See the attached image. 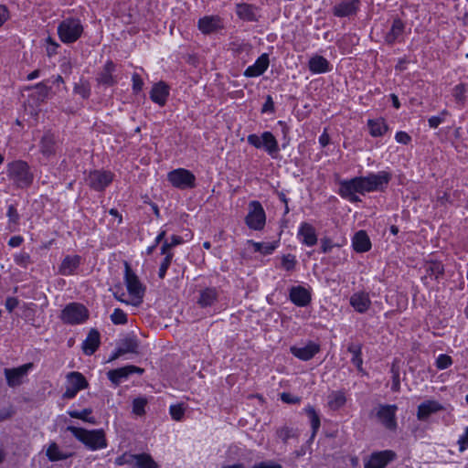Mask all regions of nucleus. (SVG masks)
I'll return each instance as SVG.
<instances>
[{
    "instance_id": "f257e3e1",
    "label": "nucleus",
    "mask_w": 468,
    "mask_h": 468,
    "mask_svg": "<svg viewBox=\"0 0 468 468\" xmlns=\"http://www.w3.org/2000/svg\"><path fill=\"white\" fill-rule=\"evenodd\" d=\"M390 178L391 176L385 171L353 178V202L359 200L355 192L364 194L365 192L382 190L388 184Z\"/></svg>"
},
{
    "instance_id": "f03ea898",
    "label": "nucleus",
    "mask_w": 468,
    "mask_h": 468,
    "mask_svg": "<svg viewBox=\"0 0 468 468\" xmlns=\"http://www.w3.org/2000/svg\"><path fill=\"white\" fill-rule=\"evenodd\" d=\"M81 443L90 451H97L107 447L105 432L102 429L86 430L75 426H68L66 429Z\"/></svg>"
},
{
    "instance_id": "7ed1b4c3",
    "label": "nucleus",
    "mask_w": 468,
    "mask_h": 468,
    "mask_svg": "<svg viewBox=\"0 0 468 468\" xmlns=\"http://www.w3.org/2000/svg\"><path fill=\"white\" fill-rule=\"evenodd\" d=\"M6 173L9 180L13 181L18 188L28 187L33 182L34 176L28 165L24 161L9 163Z\"/></svg>"
},
{
    "instance_id": "20e7f679",
    "label": "nucleus",
    "mask_w": 468,
    "mask_h": 468,
    "mask_svg": "<svg viewBox=\"0 0 468 468\" xmlns=\"http://www.w3.org/2000/svg\"><path fill=\"white\" fill-rule=\"evenodd\" d=\"M83 33V27L77 18H66L58 26L59 39L66 44L76 42Z\"/></svg>"
},
{
    "instance_id": "39448f33",
    "label": "nucleus",
    "mask_w": 468,
    "mask_h": 468,
    "mask_svg": "<svg viewBox=\"0 0 468 468\" xmlns=\"http://www.w3.org/2000/svg\"><path fill=\"white\" fill-rule=\"evenodd\" d=\"M89 317L87 308L79 303H70L62 310L60 318L65 324H79Z\"/></svg>"
},
{
    "instance_id": "423d86ee",
    "label": "nucleus",
    "mask_w": 468,
    "mask_h": 468,
    "mask_svg": "<svg viewBox=\"0 0 468 468\" xmlns=\"http://www.w3.org/2000/svg\"><path fill=\"white\" fill-rule=\"evenodd\" d=\"M167 180L178 189H191L197 186L195 175L185 168H177L169 172Z\"/></svg>"
},
{
    "instance_id": "0eeeda50",
    "label": "nucleus",
    "mask_w": 468,
    "mask_h": 468,
    "mask_svg": "<svg viewBox=\"0 0 468 468\" xmlns=\"http://www.w3.org/2000/svg\"><path fill=\"white\" fill-rule=\"evenodd\" d=\"M247 226L253 230H261L266 223V214L259 201L249 204V213L245 218Z\"/></svg>"
},
{
    "instance_id": "6e6552de",
    "label": "nucleus",
    "mask_w": 468,
    "mask_h": 468,
    "mask_svg": "<svg viewBox=\"0 0 468 468\" xmlns=\"http://www.w3.org/2000/svg\"><path fill=\"white\" fill-rule=\"evenodd\" d=\"M66 390L62 394L64 399H71L75 398L79 391L89 387V383L85 377L77 371L69 372L67 377Z\"/></svg>"
},
{
    "instance_id": "1a4fd4ad",
    "label": "nucleus",
    "mask_w": 468,
    "mask_h": 468,
    "mask_svg": "<svg viewBox=\"0 0 468 468\" xmlns=\"http://www.w3.org/2000/svg\"><path fill=\"white\" fill-rule=\"evenodd\" d=\"M125 284L129 293L142 302L145 288L141 283L137 275L132 271L130 265L125 262Z\"/></svg>"
},
{
    "instance_id": "9d476101",
    "label": "nucleus",
    "mask_w": 468,
    "mask_h": 468,
    "mask_svg": "<svg viewBox=\"0 0 468 468\" xmlns=\"http://www.w3.org/2000/svg\"><path fill=\"white\" fill-rule=\"evenodd\" d=\"M112 177L111 172L94 170L89 174L86 181L94 190L102 191L112 183Z\"/></svg>"
},
{
    "instance_id": "9b49d317",
    "label": "nucleus",
    "mask_w": 468,
    "mask_h": 468,
    "mask_svg": "<svg viewBox=\"0 0 468 468\" xmlns=\"http://www.w3.org/2000/svg\"><path fill=\"white\" fill-rule=\"evenodd\" d=\"M398 407L396 405H381L377 411V417L382 425L390 431L397 428L396 411Z\"/></svg>"
},
{
    "instance_id": "f8f14e48",
    "label": "nucleus",
    "mask_w": 468,
    "mask_h": 468,
    "mask_svg": "<svg viewBox=\"0 0 468 468\" xmlns=\"http://www.w3.org/2000/svg\"><path fill=\"white\" fill-rule=\"evenodd\" d=\"M134 373L141 375L144 373V369L133 365H128L108 371L107 377L114 386H118Z\"/></svg>"
},
{
    "instance_id": "ddd939ff",
    "label": "nucleus",
    "mask_w": 468,
    "mask_h": 468,
    "mask_svg": "<svg viewBox=\"0 0 468 468\" xmlns=\"http://www.w3.org/2000/svg\"><path fill=\"white\" fill-rule=\"evenodd\" d=\"M33 367L32 363H27L15 368H5V377L7 385L11 388L17 387L22 384V379L27 376L28 370Z\"/></svg>"
},
{
    "instance_id": "4468645a",
    "label": "nucleus",
    "mask_w": 468,
    "mask_h": 468,
    "mask_svg": "<svg viewBox=\"0 0 468 468\" xmlns=\"http://www.w3.org/2000/svg\"><path fill=\"white\" fill-rule=\"evenodd\" d=\"M396 458V453L390 450L373 452L365 462V468H385L388 463Z\"/></svg>"
},
{
    "instance_id": "2eb2a0df",
    "label": "nucleus",
    "mask_w": 468,
    "mask_h": 468,
    "mask_svg": "<svg viewBox=\"0 0 468 468\" xmlns=\"http://www.w3.org/2000/svg\"><path fill=\"white\" fill-rule=\"evenodd\" d=\"M290 350L295 357L303 361H308L320 351V346L313 341H309L303 346H291Z\"/></svg>"
},
{
    "instance_id": "dca6fc26",
    "label": "nucleus",
    "mask_w": 468,
    "mask_h": 468,
    "mask_svg": "<svg viewBox=\"0 0 468 468\" xmlns=\"http://www.w3.org/2000/svg\"><path fill=\"white\" fill-rule=\"evenodd\" d=\"M289 299L296 306L305 307L311 303L312 295L309 290L301 285H297L290 289Z\"/></svg>"
},
{
    "instance_id": "f3484780",
    "label": "nucleus",
    "mask_w": 468,
    "mask_h": 468,
    "mask_svg": "<svg viewBox=\"0 0 468 468\" xmlns=\"http://www.w3.org/2000/svg\"><path fill=\"white\" fill-rule=\"evenodd\" d=\"M115 71V64L112 60H108L103 66L102 69L98 73L96 78L97 82L100 85L111 87L115 85L118 80L113 75Z\"/></svg>"
},
{
    "instance_id": "a211bd4d",
    "label": "nucleus",
    "mask_w": 468,
    "mask_h": 468,
    "mask_svg": "<svg viewBox=\"0 0 468 468\" xmlns=\"http://www.w3.org/2000/svg\"><path fill=\"white\" fill-rule=\"evenodd\" d=\"M269 63V56L264 53L257 58L253 65L249 66L243 74L248 78L259 77L267 70Z\"/></svg>"
},
{
    "instance_id": "6ab92c4d",
    "label": "nucleus",
    "mask_w": 468,
    "mask_h": 468,
    "mask_svg": "<svg viewBox=\"0 0 468 468\" xmlns=\"http://www.w3.org/2000/svg\"><path fill=\"white\" fill-rule=\"evenodd\" d=\"M168 96L169 87L164 81L154 84L150 92L151 100L159 106H164L166 103Z\"/></svg>"
},
{
    "instance_id": "aec40b11",
    "label": "nucleus",
    "mask_w": 468,
    "mask_h": 468,
    "mask_svg": "<svg viewBox=\"0 0 468 468\" xmlns=\"http://www.w3.org/2000/svg\"><path fill=\"white\" fill-rule=\"evenodd\" d=\"M298 238L301 242L308 247H312L316 244L317 237L314 228L307 222L301 224L298 230Z\"/></svg>"
},
{
    "instance_id": "412c9836",
    "label": "nucleus",
    "mask_w": 468,
    "mask_h": 468,
    "mask_svg": "<svg viewBox=\"0 0 468 468\" xmlns=\"http://www.w3.org/2000/svg\"><path fill=\"white\" fill-rule=\"evenodd\" d=\"M81 258L79 255H67L58 267L59 274L69 276L74 274L75 271L80 267Z\"/></svg>"
},
{
    "instance_id": "4be33fe9",
    "label": "nucleus",
    "mask_w": 468,
    "mask_h": 468,
    "mask_svg": "<svg viewBox=\"0 0 468 468\" xmlns=\"http://www.w3.org/2000/svg\"><path fill=\"white\" fill-rule=\"evenodd\" d=\"M235 11H236L237 16L244 21H248V22L258 21V16H257L258 7L253 5L246 4V3L237 4L236 7H235Z\"/></svg>"
},
{
    "instance_id": "5701e85b",
    "label": "nucleus",
    "mask_w": 468,
    "mask_h": 468,
    "mask_svg": "<svg viewBox=\"0 0 468 468\" xmlns=\"http://www.w3.org/2000/svg\"><path fill=\"white\" fill-rule=\"evenodd\" d=\"M443 410V407L435 400H426L418 406L417 418L426 420L431 414Z\"/></svg>"
},
{
    "instance_id": "b1692460",
    "label": "nucleus",
    "mask_w": 468,
    "mask_h": 468,
    "mask_svg": "<svg viewBox=\"0 0 468 468\" xmlns=\"http://www.w3.org/2000/svg\"><path fill=\"white\" fill-rule=\"evenodd\" d=\"M371 247V240L365 230H359L353 235V250L356 252H367Z\"/></svg>"
},
{
    "instance_id": "393cba45",
    "label": "nucleus",
    "mask_w": 468,
    "mask_h": 468,
    "mask_svg": "<svg viewBox=\"0 0 468 468\" xmlns=\"http://www.w3.org/2000/svg\"><path fill=\"white\" fill-rule=\"evenodd\" d=\"M218 16H204L198 20V28L203 34H211L221 28Z\"/></svg>"
},
{
    "instance_id": "a878e982",
    "label": "nucleus",
    "mask_w": 468,
    "mask_h": 468,
    "mask_svg": "<svg viewBox=\"0 0 468 468\" xmlns=\"http://www.w3.org/2000/svg\"><path fill=\"white\" fill-rule=\"evenodd\" d=\"M100 346V333L96 329H91L87 338L82 344V350L85 355L91 356Z\"/></svg>"
},
{
    "instance_id": "bb28decb",
    "label": "nucleus",
    "mask_w": 468,
    "mask_h": 468,
    "mask_svg": "<svg viewBox=\"0 0 468 468\" xmlns=\"http://www.w3.org/2000/svg\"><path fill=\"white\" fill-rule=\"evenodd\" d=\"M218 292L216 288L208 287L199 292V297L197 299V304L206 308L212 306L218 300Z\"/></svg>"
},
{
    "instance_id": "cd10ccee",
    "label": "nucleus",
    "mask_w": 468,
    "mask_h": 468,
    "mask_svg": "<svg viewBox=\"0 0 468 468\" xmlns=\"http://www.w3.org/2000/svg\"><path fill=\"white\" fill-rule=\"evenodd\" d=\"M371 306V300L367 292H359L353 294V309L358 313H366Z\"/></svg>"
},
{
    "instance_id": "c85d7f7f",
    "label": "nucleus",
    "mask_w": 468,
    "mask_h": 468,
    "mask_svg": "<svg viewBox=\"0 0 468 468\" xmlns=\"http://www.w3.org/2000/svg\"><path fill=\"white\" fill-rule=\"evenodd\" d=\"M309 69L315 74L329 71V62L323 56L315 55L309 60Z\"/></svg>"
},
{
    "instance_id": "c756f323",
    "label": "nucleus",
    "mask_w": 468,
    "mask_h": 468,
    "mask_svg": "<svg viewBox=\"0 0 468 468\" xmlns=\"http://www.w3.org/2000/svg\"><path fill=\"white\" fill-rule=\"evenodd\" d=\"M56 138L55 135L49 132L44 133L40 141V151L46 156H50L55 154Z\"/></svg>"
},
{
    "instance_id": "7c9ffc66",
    "label": "nucleus",
    "mask_w": 468,
    "mask_h": 468,
    "mask_svg": "<svg viewBox=\"0 0 468 468\" xmlns=\"http://www.w3.org/2000/svg\"><path fill=\"white\" fill-rule=\"evenodd\" d=\"M46 455L50 462H58L67 460L73 455L72 452H64L60 451L56 442H51L46 452Z\"/></svg>"
},
{
    "instance_id": "2f4dec72",
    "label": "nucleus",
    "mask_w": 468,
    "mask_h": 468,
    "mask_svg": "<svg viewBox=\"0 0 468 468\" xmlns=\"http://www.w3.org/2000/svg\"><path fill=\"white\" fill-rule=\"evenodd\" d=\"M262 138V147H264L265 151L271 156H274L279 151V144L274 137V135L271 132H264L261 134Z\"/></svg>"
},
{
    "instance_id": "473e14b6",
    "label": "nucleus",
    "mask_w": 468,
    "mask_h": 468,
    "mask_svg": "<svg viewBox=\"0 0 468 468\" xmlns=\"http://www.w3.org/2000/svg\"><path fill=\"white\" fill-rule=\"evenodd\" d=\"M139 346L138 340L133 335H128L123 339L120 340L118 344L119 353H137Z\"/></svg>"
},
{
    "instance_id": "72a5a7b5",
    "label": "nucleus",
    "mask_w": 468,
    "mask_h": 468,
    "mask_svg": "<svg viewBox=\"0 0 468 468\" xmlns=\"http://www.w3.org/2000/svg\"><path fill=\"white\" fill-rule=\"evenodd\" d=\"M404 24L400 19H395L389 31L386 34L385 40L388 44H393L403 33Z\"/></svg>"
},
{
    "instance_id": "f704fd0d",
    "label": "nucleus",
    "mask_w": 468,
    "mask_h": 468,
    "mask_svg": "<svg viewBox=\"0 0 468 468\" xmlns=\"http://www.w3.org/2000/svg\"><path fill=\"white\" fill-rule=\"evenodd\" d=\"M133 468H158V464L148 453H139L134 456Z\"/></svg>"
},
{
    "instance_id": "c9c22d12",
    "label": "nucleus",
    "mask_w": 468,
    "mask_h": 468,
    "mask_svg": "<svg viewBox=\"0 0 468 468\" xmlns=\"http://www.w3.org/2000/svg\"><path fill=\"white\" fill-rule=\"evenodd\" d=\"M92 411L93 410L91 408H85L82 410H69L67 411V413L71 418L79 419V420H81L90 423V424H95L96 423L95 418L90 416Z\"/></svg>"
},
{
    "instance_id": "e433bc0d",
    "label": "nucleus",
    "mask_w": 468,
    "mask_h": 468,
    "mask_svg": "<svg viewBox=\"0 0 468 468\" xmlns=\"http://www.w3.org/2000/svg\"><path fill=\"white\" fill-rule=\"evenodd\" d=\"M346 401V395L340 390L331 392L327 398V404L331 410H338Z\"/></svg>"
},
{
    "instance_id": "4c0bfd02",
    "label": "nucleus",
    "mask_w": 468,
    "mask_h": 468,
    "mask_svg": "<svg viewBox=\"0 0 468 468\" xmlns=\"http://www.w3.org/2000/svg\"><path fill=\"white\" fill-rule=\"evenodd\" d=\"M369 133L372 136H382L387 131V124L381 120H368Z\"/></svg>"
},
{
    "instance_id": "58836bf2",
    "label": "nucleus",
    "mask_w": 468,
    "mask_h": 468,
    "mask_svg": "<svg viewBox=\"0 0 468 468\" xmlns=\"http://www.w3.org/2000/svg\"><path fill=\"white\" fill-rule=\"evenodd\" d=\"M249 242L251 243L256 252L263 255L271 254L277 247V242H255L253 240H249Z\"/></svg>"
},
{
    "instance_id": "ea45409f",
    "label": "nucleus",
    "mask_w": 468,
    "mask_h": 468,
    "mask_svg": "<svg viewBox=\"0 0 468 468\" xmlns=\"http://www.w3.org/2000/svg\"><path fill=\"white\" fill-rule=\"evenodd\" d=\"M277 435L284 443H287L291 439H297L299 432L297 429L283 426L277 430Z\"/></svg>"
},
{
    "instance_id": "a19ab883",
    "label": "nucleus",
    "mask_w": 468,
    "mask_h": 468,
    "mask_svg": "<svg viewBox=\"0 0 468 468\" xmlns=\"http://www.w3.org/2000/svg\"><path fill=\"white\" fill-rule=\"evenodd\" d=\"M304 410H305L306 415H307V417L309 419V421H310V424H311V427H312V431H313L312 436L314 437L315 435V433L317 432V431L319 430V428H320V418H319V415L315 411L314 408L312 407V406L306 407L304 409Z\"/></svg>"
},
{
    "instance_id": "79ce46f5",
    "label": "nucleus",
    "mask_w": 468,
    "mask_h": 468,
    "mask_svg": "<svg viewBox=\"0 0 468 468\" xmlns=\"http://www.w3.org/2000/svg\"><path fill=\"white\" fill-rule=\"evenodd\" d=\"M148 399L145 397H137L133 400V413L136 416H144L145 414V407Z\"/></svg>"
},
{
    "instance_id": "37998d69",
    "label": "nucleus",
    "mask_w": 468,
    "mask_h": 468,
    "mask_svg": "<svg viewBox=\"0 0 468 468\" xmlns=\"http://www.w3.org/2000/svg\"><path fill=\"white\" fill-rule=\"evenodd\" d=\"M351 14V2H342L334 6V15L338 17L348 16Z\"/></svg>"
},
{
    "instance_id": "c03bdc74",
    "label": "nucleus",
    "mask_w": 468,
    "mask_h": 468,
    "mask_svg": "<svg viewBox=\"0 0 468 468\" xmlns=\"http://www.w3.org/2000/svg\"><path fill=\"white\" fill-rule=\"evenodd\" d=\"M74 92L80 95L83 99H88L90 95V87L87 81H80L74 86Z\"/></svg>"
},
{
    "instance_id": "a18cd8bd",
    "label": "nucleus",
    "mask_w": 468,
    "mask_h": 468,
    "mask_svg": "<svg viewBox=\"0 0 468 468\" xmlns=\"http://www.w3.org/2000/svg\"><path fill=\"white\" fill-rule=\"evenodd\" d=\"M186 409L182 404L171 405L169 408V413L174 420L180 421L183 420Z\"/></svg>"
},
{
    "instance_id": "49530a36",
    "label": "nucleus",
    "mask_w": 468,
    "mask_h": 468,
    "mask_svg": "<svg viewBox=\"0 0 468 468\" xmlns=\"http://www.w3.org/2000/svg\"><path fill=\"white\" fill-rule=\"evenodd\" d=\"M14 260L15 262L22 268H27L33 262L30 255L26 251H20L19 253H16L14 257Z\"/></svg>"
},
{
    "instance_id": "de8ad7c7",
    "label": "nucleus",
    "mask_w": 468,
    "mask_h": 468,
    "mask_svg": "<svg viewBox=\"0 0 468 468\" xmlns=\"http://www.w3.org/2000/svg\"><path fill=\"white\" fill-rule=\"evenodd\" d=\"M111 320L114 324H125L127 323V315L122 309L116 308L111 314Z\"/></svg>"
},
{
    "instance_id": "09e8293b",
    "label": "nucleus",
    "mask_w": 468,
    "mask_h": 468,
    "mask_svg": "<svg viewBox=\"0 0 468 468\" xmlns=\"http://www.w3.org/2000/svg\"><path fill=\"white\" fill-rule=\"evenodd\" d=\"M297 261L294 255L287 254L284 255L282 259V267L287 271H292L294 270Z\"/></svg>"
},
{
    "instance_id": "8fccbe9b",
    "label": "nucleus",
    "mask_w": 468,
    "mask_h": 468,
    "mask_svg": "<svg viewBox=\"0 0 468 468\" xmlns=\"http://www.w3.org/2000/svg\"><path fill=\"white\" fill-rule=\"evenodd\" d=\"M6 216L8 218L9 228H11V225H16L20 218L16 206L12 204L8 206Z\"/></svg>"
},
{
    "instance_id": "3c124183",
    "label": "nucleus",
    "mask_w": 468,
    "mask_h": 468,
    "mask_svg": "<svg viewBox=\"0 0 468 468\" xmlns=\"http://www.w3.org/2000/svg\"><path fill=\"white\" fill-rule=\"evenodd\" d=\"M465 92H466L465 85L463 83H460L454 87L452 96L455 98L456 101L463 104L465 101Z\"/></svg>"
},
{
    "instance_id": "603ef678",
    "label": "nucleus",
    "mask_w": 468,
    "mask_h": 468,
    "mask_svg": "<svg viewBox=\"0 0 468 468\" xmlns=\"http://www.w3.org/2000/svg\"><path fill=\"white\" fill-rule=\"evenodd\" d=\"M134 456H135V454L123 453L122 455H121L115 459V463L119 466L127 464V465L132 466V468H133L134 458H135Z\"/></svg>"
},
{
    "instance_id": "864d4df0",
    "label": "nucleus",
    "mask_w": 468,
    "mask_h": 468,
    "mask_svg": "<svg viewBox=\"0 0 468 468\" xmlns=\"http://www.w3.org/2000/svg\"><path fill=\"white\" fill-rule=\"evenodd\" d=\"M427 273L434 275L435 279H438L444 271L443 266L439 262H431L426 269Z\"/></svg>"
},
{
    "instance_id": "5fc2aeb1",
    "label": "nucleus",
    "mask_w": 468,
    "mask_h": 468,
    "mask_svg": "<svg viewBox=\"0 0 468 468\" xmlns=\"http://www.w3.org/2000/svg\"><path fill=\"white\" fill-rule=\"evenodd\" d=\"M173 260V255H167L164 258L163 261L160 264V268L158 271V277L160 279H164L166 275V271L168 268L170 267V264Z\"/></svg>"
},
{
    "instance_id": "6e6d98bb",
    "label": "nucleus",
    "mask_w": 468,
    "mask_h": 468,
    "mask_svg": "<svg viewBox=\"0 0 468 468\" xmlns=\"http://www.w3.org/2000/svg\"><path fill=\"white\" fill-rule=\"evenodd\" d=\"M452 364V359L450 356L441 354L436 360V367L439 369H446Z\"/></svg>"
},
{
    "instance_id": "4d7b16f0",
    "label": "nucleus",
    "mask_w": 468,
    "mask_h": 468,
    "mask_svg": "<svg viewBox=\"0 0 468 468\" xmlns=\"http://www.w3.org/2000/svg\"><path fill=\"white\" fill-rule=\"evenodd\" d=\"M16 413V410L12 405L0 408V422L11 419Z\"/></svg>"
},
{
    "instance_id": "13d9d810",
    "label": "nucleus",
    "mask_w": 468,
    "mask_h": 468,
    "mask_svg": "<svg viewBox=\"0 0 468 468\" xmlns=\"http://www.w3.org/2000/svg\"><path fill=\"white\" fill-rule=\"evenodd\" d=\"M339 194L343 197L351 200V180H346L340 184Z\"/></svg>"
},
{
    "instance_id": "bf43d9fd",
    "label": "nucleus",
    "mask_w": 468,
    "mask_h": 468,
    "mask_svg": "<svg viewBox=\"0 0 468 468\" xmlns=\"http://www.w3.org/2000/svg\"><path fill=\"white\" fill-rule=\"evenodd\" d=\"M132 80H133V91L137 94L143 90L144 80H142V78L140 77V75L138 73L133 74Z\"/></svg>"
},
{
    "instance_id": "052dcab7",
    "label": "nucleus",
    "mask_w": 468,
    "mask_h": 468,
    "mask_svg": "<svg viewBox=\"0 0 468 468\" xmlns=\"http://www.w3.org/2000/svg\"><path fill=\"white\" fill-rule=\"evenodd\" d=\"M248 143L255 148H262V138L255 133H251L247 137Z\"/></svg>"
},
{
    "instance_id": "680f3d73",
    "label": "nucleus",
    "mask_w": 468,
    "mask_h": 468,
    "mask_svg": "<svg viewBox=\"0 0 468 468\" xmlns=\"http://www.w3.org/2000/svg\"><path fill=\"white\" fill-rule=\"evenodd\" d=\"M392 371V386L391 389L395 392L399 390L400 388V381H399V373L398 370L395 369V367L393 366L391 368Z\"/></svg>"
},
{
    "instance_id": "e2e57ef3",
    "label": "nucleus",
    "mask_w": 468,
    "mask_h": 468,
    "mask_svg": "<svg viewBox=\"0 0 468 468\" xmlns=\"http://www.w3.org/2000/svg\"><path fill=\"white\" fill-rule=\"evenodd\" d=\"M274 112V102L271 95L266 97V101L261 108V112Z\"/></svg>"
},
{
    "instance_id": "0e129e2a",
    "label": "nucleus",
    "mask_w": 468,
    "mask_h": 468,
    "mask_svg": "<svg viewBox=\"0 0 468 468\" xmlns=\"http://www.w3.org/2000/svg\"><path fill=\"white\" fill-rule=\"evenodd\" d=\"M35 88L37 90L38 96L42 100L48 97L50 88L43 82L37 83Z\"/></svg>"
},
{
    "instance_id": "69168bd1",
    "label": "nucleus",
    "mask_w": 468,
    "mask_h": 468,
    "mask_svg": "<svg viewBox=\"0 0 468 468\" xmlns=\"http://www.w3.org/2000/svg\"><path fill=\"white\" fill-rule=\"evenodd\" d=\"M459 450L463 452L468 448V427L465 428V432L458 440Z\"/></svg>"
},
{
    "instance_id": "338daca9",
    "label": "nucleus",
    "mask_w": 468,
    "mask_h": 468,
    "mask_svg": "<svg viewBox=\"0 0 468 468\" xmlns=\"http://www.w3.org/2000/svg\"><path fill=\"white\" fill-rule=\"evenodd\" d=\"M48 47H47V52L48 56H52L57 53V48L59 47V45L53 40L51 37H48L47 39Z\"/></svg>"
},
{
    "instance_id": "774afa93",
    "label": "nucleus",
    "mask_w": 468,
    "mask_h": 468,
    "mask_svg": "<svg viewBox=\"0 0 468 468\" xmlns=\"http://www.w3.org/2000/svg\"><path fill=\"white\" fill-rule=\"evenodd\" d=\"M252 468H282V465L271 462H261L253 465Z\"/></svg>"
}]
</instances>
